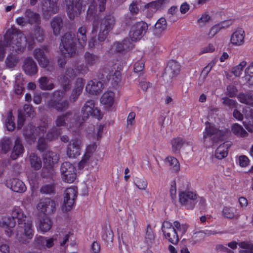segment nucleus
<instances>
[{
  "label": "nucleus",
  "mask_w": 253,
  "mask_h": 253,
  "mask_svg": "<svg viewBox=\"0 0 253 253\" xmlns=\"http://www.w3.org/2000/svg\"><path fill=\"white\" fill-rule=\"evenodd\" d=\"M10 217L2 218L0 220V226L6 228H13L16 225L17 220L18 225L24 228V234L28 240H31L34 236L32 222L30 218L23 213L22 209L18 207H14L11 211Z\"/></svg>",
  "instance_id": "obj_1"
},
{
  "label": "nucleus",
  "mask_w": 253,
  "mask_h": 253,
  "mask_svg": "<svg viewBox=\"0 0 253 253\" xmlns=\"http://www.w3.org/2000/svg\"><path fill=\"white\" fill-rule=\"evenodd\" d=\"M10 40L12 50L18 54L24 51L26 43L30 47L34 43V38L31 35L25 36L19 30H13L12 32L9 31L5 34L4 43L8 45Z\"/></svg>",
  "instance_id": "obj_2"
},
{
  "label": "nucleus",
  "mask_w": 253,
  "mask_h": 253,
  "mask_svg": "<svg viewBox=\"0 0 253 253\" xmlns=\"http://www.w3.org/2000/svg\"><path fill=\"white\" fill-rule=\"evenodd\" d=\"M52 98L47 102V107L59 112H64L68 109L70 106L69 101L63 99L65 94L60 89L55 90L52 93Z\"/></svg>",
  "instance_id": "obj_3"
},
{
  "label": "nucleus",
  "mask_w": 253,
  "mask_h": 253,
  "mask_svg": "<svg viewBox=\"0 0 253 253\" xmlns=\"http://www.w3.org/2000/svg\"><path fill=\"white\" fill-rule=\"evenodd\" d=\"M46 130L44 126H40L35 128L32 124H29L24 130V135L27 141H35L37 137H39V149H43L45 147L44 140L42 138Z\"/></svg>",
  "instance_id": "obj_4"
},
{
  "label": "nucleus",
  "mask_w": 253,
  "mask_h": 253,
  "mask_svg": "<svg viewBox=\"0 0 253 253\" xmlns=\"http://www.w3.org/2000/svg\"><path fill=\"white\" fill-rule=\"evenodd\" d=\"M76 39L74 35L66 33L62 37L60 49L65 57H73L76 54Z\"/></svg>",
  "instance_id": "obj_5"
},
{
  "label": "nucleus",
  "mask_w": 253,
  "mask_h": 253,
  "mask_svg": "<svg viewBox=\"0 0 253 253\" xmlns=\"http://www.w3.org/2000/svg\"><path fill=\"white\" fill-rule=\"evenodd\" d=\"M82 120L86 121L90 116H92L98 120L101 119L103 114L100 111L95 107V101L88 100L85 102L81 109Z\"/></svg>",
  "instance_id": "obj_6"
},
{
  "label": "nucleus",
  "mask_w": 253,
  "mask_h": 253,
  "mask_svg": "<svg viewBox=\"0 0 253 253\" xmlns=\"http://www.w3.org/2000/svg\"><path fill=\"white\" fill-rule=\"evenodd\" d=\"M205 130L203 132L202 141L208 147L211 146L219 139V130L209 122H206Z\"/></svg>",
  "instance_id": "obj_7"
},
{
  "label": "nucleus",
  "mask_w": 253,
  "mask_h": 253,
  "mask_svg": "<svg viewBox=\"0 0 253 253\" xmlns=\"http://www.w3.org/2000/svg\"><path fill=\"white\" fill-rule=\"evenodd\" d=\"M115 24L116 18L113 14L106 15L100 20L99 23L96 21H93L92 33H96L97 32L99 25L100 28L110 32L113 29Z\"/></svg>",
  "instance_id": "obj_8"
},
{
  "label": "nucleus",
  "mask_w": 253,
  "mask_h": 253,
  "mask_svg": "<svg viewBox=\"0 0 253 253\" xmlns=\"http://www.w3.org/2000/svg\"><path fill=\"white\" fill-rule=\"evenodd\" d=\"M60 172L62 180L67 183H72L76 178V168L70 162H65L62 164Z\"/></svg>",
  "instance_id": "obj_9"
},
{
  "label": "nucleus",
  "mask_w": 253,
  "mask_h": 253,
  "mask_svg": "<svg viewBox=\"0 0 253 253\" xmlns=\"http://www.w3.org/2000/svg\"><path fill=\"white\" fill-rule=\"evenodd\" d=\"M198 195L194 192L188 190L179 193V202L181 205L185 206L187 209H193L197 202Z\"/></svg>",
  "instance_id": "obj_10"
},
{
  "label": "nucleus",
  "mask_w": 253,
  "mask_h": 253,
  "mask_svg": "<svg viewBox=\"0 0 253 253\" xmlns=\"http://www.w3.org/2000/svg\"><path fill=\"white\" fill-rule=\"evenodd\" d=\"M162 230L165 237L169 242L174 245L178 244L179 241L178 234L170 222L164 221L162 224Z\"/></svg>",
  "instance_id": "obj_11"
},
{
  "label": "nucleus",
  "mask_w": 253,
  "mask_h": 253,
  "mask_svg": "<svg viewBox=\"0 0 253 253\" xmlns=\"http://www.w3.org/2000/svg\"><path fill=\"white\" fill-rule=\"evenodd\" d=\"M148 25L146 23L141 21L136 23L131 28L129 36L132 41L140 40L146 33L148 30Z\"/></svg>",
  "instance_id": "obj_12"
},
{
  "label": "nucleus",
  "mask_w": 253,
  "mask_h": 253,
  "mask_svg": "<svg viewBox=\"0 0 253 253\" xmlns=\"http://www.w3.org/2000/svg\"><path fill=\"white\" fill-rule=\"evenodd\" d=\"M77 188L76 187H71L66 189L64 197V210L68 211L72 209L77 197Z\"/></svg>",
  "instance_id": "obj_13"
},
{
  "label": "nucleus",
  "mask_w": 253,
  "mask_h": 253,
  "mask_svg": "<svg viewBox=\"0 0 253 253\" xmlns=\"http://www.w3.org/2000/svg\"><path fill=\"white\" fill-rule=\"evenodd\" d=\"M180 71V64L175 60H171L168 62L165 70L163 77L168 82L178 75Z\"/></svg>",
  "instance_id": "obj_14"
},
{
  "label": "nucleus",
  "mask_w": 253,
  "mask_h": 253,
  "mask_svg": "<svg viewBox=\"0 0 253 253\" xmlns=\"http://www.w3.org/2000/svg\"><path fill=\"white\" fill-rule=\"evenodd\" d=\"M66 5V11L67 14L70 19H74L76 16L80 15L82 4L81 0H65Z\"/></svg>",
  "instance_id": "obj_15"
},
{
  "label": "nucleus",
  "mask_w": 253,
  "mask_h": 253,
  "mask_svg": "<svg viewBox=\"0 0 253 253\" xmlns=\"http://www.w3.org/2000/svg\"><path fill=\"white\" fill-rule=\"evenodd\" d=\"M55 202L50 198L42 199L37 205V209L45 215L51 214L55 212L56 209Z\"/></svg>",
  "instance_id": "obj_16"
},
{
  "label": "nucleus",
  "mask_w": 253,
  "mask_h": 253,
  "mask_svg": "<svg viewBox=\"0 0 253 253\" xmlns=\"http://www.w3.org/2000/svg\"><path fill=\"white\" fill-rule=\"evenodd\" d=\"M58 1V0H44L42 2V8L44 17H48L58 12L59 10Z\"/></svg>",
  "instance_id": "obj_17"
},
{
  "label": "nucleus",
  "mask_w": 253,
  "mask_h": 253,
  "mask_svg": "<svg viewBox=\"0 0 253 253\" xmlns=\"http://www.w3.org/2000/svg\"><path fill=\"white\" fill-rule=\"evenodd\" d=\"M82 147L81 140L79 139L72 140L67 148V155L71 158H75L81 154Z\"/></svg>",
  "instance_id": "obj_18"
},
{
  "label": "nucleus",
  "mask_w": 253,
  "mask_h": 253,
  "mask_svg": "<svg viewBox=\"0 0 253 253\" xmlns=\"http://www.w3.org/2000/svg\"><path fill=\"white\" fill-rule=\"evenodd\" d=\"M103 88L104 85L102 82L94 79L88 82L85 86V90L89 94L96 95L100 93Z\"/></svg>",
  "instance_id": "obj_19"
},
{
  "label": "nucleus",
  "mask_w": 253,
  "mask_h": 253,
  "mask_svg": "<svg viewBox=\"0 0 253 253\" xmlns=\"http://www.w3.org/2000/svg\"><path fill=\"white\" fill-rule=\"evenodd\" d=\"M22 69L26 75L31 76L36 75L38 71L36 62L31 57H27L24 59Z\"/></svg>",
  "instance_id": "obj_20"
},
{
  "label": "nucleus",
  "mask_w": 253,
  "mask_h": 253,
  "mask_svg": "<svg viewBox=\"0 0 253 253\" xmlns=\"http://www.w3.org/2000/svg\"><path fill=\"white\" fill-rule=\"evenodd\" d=\"M84 84V80L82 78L77 79L75 88L69 96V102L74 103L81 94Z\"/></svg>",
  "instance_id": "obj_21"
},
{
  "label": "nucleus",
  "mask_w": 253,
  "mask_h": 253,
  "mask_svg": "<svg viewBox=\"0 0 253 253\" xmlns=\"http://www.w3.org/2000/svg\"><path fill=\"white\" fill-rule=\"evenodd\" d=\"M167 28V23L164 17L160 18L156 22L155 28L153 30V35L160 38L163 33L166 31Z\"/></svg>",
  "instance_id": "obj_22"
},
{
  "label": "nucleus",
  "mask_w": 253,
  "mask_h": 253,
  "mask_svg": "<svg viewBox=\"0 0 253 253\" xmlns=\"http://www.w3.org/2000/svg\"><path fill=\"white\" fill-rule=\"evenodd\" d=\"M231 145V142L230 141H226L220 145L215 150V158L219 160L225 158L228 155V149Z\"/></svg>",
  "instance_id": "obj_23"
},
{
  "label": "nucleus",
  "mask_w": 253,
  "mask_h": 253,
  "mask_svg": "<svg viewBox=\"0 0 253 253\" xmlns=\"http://www.w3.org/2000/svg\"><path fill=\"white\" fill-rule=\"evenodd\" d=\"M8 186L15 192L22 193L26 191V187L24 183L20 180L16 178H13L7 182Z\"/></svg>",
  "instance_id": "obj_24"
},
{
  "label": "nucleus",
  "mask_w": 253,
  "mask_h": 253,
  "mask_svg": "<svg viewBox=\"0 0 253 253\" xmlns=\"http://www.w3.org/2000/svg\"><path fill=\"white\" fill-rule=\"evenodd\" d=\"M245 32L242 28L237 29L232 35L230 41L235 45H240L244 42Z\"/></svg>",
  "instance_id": "obj_25"
},
{
  "label": "nucleus",
  "mask_w": 253,
  "mask_h": 253,
  "mask_svg": "<svg viewBox=\"0 0 253 253\" xmlns=\"http://www.w3.org/2000/svg\"><path fill=\"white\" fill-rule=\"evenodd\" d=\"M85 64L89 67L96 66L100 62V57L92 53L86 52L84 55Z\"/></svg>",
  "instance_id": "obj_26"
},
{
  "label": "nucleus",
  "mask_w": 253,
  "mask_h": 253,
  "mask_svg": "<svg viewBox=\"0 0 253 253\" xmlns=\"http://www.w3.org/2000/svg\"><path fill=\"white\" fill-rule=\"evenodd\" d=\"M24 152V148L21 139L17 137L14 142V145L11 153V158L12 160H16Z\"/></svg>",
  "instance_id": "obj_27"
},
{
  "label": "nucleus",
  "mask_w": 253,
  "mask_h": 253,
  "mask_svg": "<svg viewBox=\"0 0 253 253\" xmlns=\"http://www.w3.org/2000/svg\"><path fill=\"white\" fill-rule=\"evenodd\" d=\"M52 222L51 219L46 215L40 219L37 223V228L42 232H46L52 227Z\"/></svg>",
  "instance_id": "obj_28"
},
{
  "label": "nucleus",
  "mask_w": 253,
  "mask_h": 253,
  "mask_svg": "<svg viewBox=\"0 0 253 253\" xmlns=\"http://www.w3.org/2000/svg\"><path fill=\"white\" fill-rule=\"evenodd\" d=\"M73 116L71 111H67L64 113L57 116L55 120V124L57 127L65 126L66 122L69 121Z\"/></svg>",
  "instance_id": "obj_29"
},
{
  "label": "nucleus",
  "mask_w": 253,
  "mask_h": 253,
  "mask_svg": "<svg viewBox=\"0 0 253 253\" xmlns=\"http://www.w3.org/2000/svg\"><path fill=\"white\" fill-rule=\"evenodd\" d=\"M238 100L242 103L249 105L253 107V90L246 93L240 92L237 96Z\"/></svg>",
  "instance_id": "obj_30"
},
{
  "label": "nucleus",
  "mask_w": 253,
  "mask_h": 253,
  "mask_svg": "<svg viewBox=\"0 0 253 253\" xmlns=\"http://www.w3.org/2000/svg\"><path fill=\"white\" fill-rule=\"evenodd\" d=\"M24 16L28 23L30 24H36L37 25H39L40 23L41 18L40 15L29 9L26 10Z\"/></svg>",
  "instance_id": "obj_31"
},
{
  "label": "nucleus",
  "mask_w": 253,
  "mask_h": 253,
  "mask_svg": "<svg viewBox=\"0 0 253 253\" xmlns=\"http://www.w3.org/2000/svg\"><path fill=\"white\" fill-rule=\"evenodd\" d=\"M50 24L53 34L55 36L58 35L63 25L62 19L60 17L56 16L52 19Z\"/></svg>",
  "instance_id": "obj_32"
},
{
  "label": "nucleus",
  "mask_w": 253,
  "mask_h": 253,
  "mask_svg": "<svg viewBox=\"0 0 253 253\" xmlns=\"http://www.w3.org/2000/svg\"><path fill=\"white\" fill-rule=\"evenodd\" d=\"M38 82L40 88L43 90H50L55 87L54 83L50 81V79L46 77L40 78Z\"/></svg>",
  "instance_id": "obj_33"
},
{
  "label": "nucleus",
  "mask_w": 253,
  "mask_h": 253,
  "mask_svg": "<svg viewBox=\"0 0 253 253\" xmlns=\"http://www.w3.org/2000/svg\"><path fill=\"white\" fill-rule=\"evenodd\" d=\"M86 27L85 26H83L78 29L77 33V38L78 42L82 47H84L86 43Z\"/></svg>",
  "instance_id": "obj_34"
},
{
  "label": "nucleus",
  "mask_w": 253,
  "mask_h": 253,
  "mask_svg": "<svg viewBox=\"0 0 253 253\" xmlns=\"http://www.w3.org/2000/svg\"><path fill=\"white\" fill-rule=\"evenodd\" d=\"M59 160V156L56 153L52 151L46 152L43 158L44 163H47L48 166H52L57 163Z\"/></svg>",
  "instance_id": "obj_35"
},
{
  "label": "nucleus",
  "mask_w": 253,
  "mask_h": 253,
  "mask_svg": "<svg viewBox=\"0 0 253 253\" xmlns=\"http://www.w3.org/2000/svg\"><path fill=\"white\" fill-rule=\"evenodd\" d=\"M100 101L102 104L111 106L114 101V92L111 91L104 92L101 97Z\"/></svg>",
  "instance_id": "obj_36"
},
{
  "label": "nucleus",
  "mask_w": 253,
  "mask_h": 253,
  "mask_svg": "<svg viewBox=\"0 0 253 253\" xmlns=\"http://www.w3.org/2000/svg\"><path fill=\"white\" fill-rule=\"evenodd\" d=\"M59 81L61 83V86L63 89V90H61V91H64L65 94L66 92L71 89V81L70 79L65 75L61 76Z\"/></svg>",
  "instance_id": "obj_37"
},
{
  "label": "nucleus",
  "mask_w": 253,
  "mask_h": 253,
  "mask_svg": "<svg viewBox=\"0 0 253 253\" xmlns=\"http://www.w3.org/2000/svg\"><path fill=\"white\" fill-rule=\"evenodd\" d=\"M163 5L162 2L161 0H158L156 1H152L145 5V7L147 8L148 10H151L152 13L147 14V16L151 17L152 13L156 12L158 9L161 7Z\"/></svg>",
  "instance_id": "obj_38"
},
{
  "label": "nucleus",
  "mask_w": 253,
  "mask_h": 253,
  "mask_svg": "<svg viewBox=\"0 0 253 253\" xmlns=\"http://www.w3.org/2000/svg\"><path fill=\"white\" fill-rule=\"evenodd\" d=\"M166 162L169 163L170 169L175 172L179 171L180 164L178 160L174 157L169 156L166 159Z\"/></svg>",
  "instance_id": "obj_39"
},
{
  "label": "nucleus",
  "mask_w": 253,
  "mask_h": 253,
  "mask_svg": "<svg viewBox=\"0 0 253 253\" xmlns=\"http://www.w3.org/2000/svg\"><path fill=\"white\" fill-rule=\"evenodd\" d=\"M11 141L7 137H4L0 141V150L3 153H7L11 148Z\"/></svg>",
  "instance_id": "obj_40"
},
{
  "label": "nucleus",
  "mask_w": 253,
  "mask_h": 253,
  "mask_svg": "<svg viewBox=\"0 0 253 253\" xmlns=\"http://www.w3.org/2000/svg\"><path fill=\"white\" fill-rule=\"evenodd\" d=\"M172 151L175 153H179L181 148L184 143L183 139L180 137L173 138L171 142Z\"/></svg>",
  "instance_id": "obj_41"
},
{
  "label": "nucleus",
  "mask_w": 253,
  "mask_h": 253,
  "mask_svg": "<svg viewBox=\"0 0 253 253\" xmlns=\"http://www.w3.org/2000/svg\"><path fill=\"white\" fill-rule=\"evenodd\" d=\"M236 210L229 206L224 207L222 213L223 216L226 218L232 219L236 216Z\"/></svg>",
  "instance_id": "obj_42"
},
{
  "label": "nucleus",
  "mask_w": 253,
  "mask_h": 253,
  "mask_svg": "<svg viewBox=\"0 0 253 253\" xmlns=\"http://www.w3.org/2000/svg\"><path fill=\"white\" fill-rule=\"evenodd\" d=\"M18 58L12 54L8 55L5 61V63L7 68L11 69L15 67L18 62Z\"/></svg>",
  "instance_id": "obj_43"
},
{
  "label": "nucleus",
  "mask_w": 253,
  "mask_h": 253,
  "mask_svg": "<svg viewBox=\"0 0 253 253\" xmlns=\"http://www.w3.org/2000/svg\"><path fill=\"white\" fill-rule=\"evenodd\" d=\"M30 161L31 167L36 170L42 167V161L35 154L32 153L30 156Z\"/></svg>",
  "instance_id": "obj_44"
},
{
  "label": "nucleus",
  "mask_w": 253,
  "mask_h": 253,
  "mask_svg": "<svg viewBox=\"0 0 253 253\" xmlns=\"http://www.w3.org/2000/svg\"><path fill=\"white\" fill-rule=\"evenodd\" d=\"M239 246L243 250L239 251V253H253V244L249 242H241Z\"/></svg>",
  "instance_id": "obj_45"
},
{
  "label": "nucleus",
  "mask_w": 253,
  "mask_h": 253,
  "mask_svg": "<svg viewBox=\"0 0 253 253\" xmlns=\"http://www.w3.org/2000/svg\"><path fill=\"white\" fill-rule=\"evenodd\" d=\"M232 131L235 135L240 137H245L248 135V132L238 124H234L232 126Z\"/></svg>",
  "instance_id": "obj_46"
},
{
  "label": "nucleus",
  "mask_w": 253,
  "mask_h": 253,
  "mask_svg": "<svg viewBox=\"0 0 253 253\" xmlns=\"http://www.w3.org/2000/svg\"><path fill=\"white\" fill-rule=\"evenodd\" d=\"M40 191L43 194L51 195L55 194V185L53 184H44L41 187Z\"/></svg>",
  "instance_id": "obj_47"
},
{
  "label": "nucleus",
  "mask_w": 253,
  "mask_h": 253,
  "mask_svg": "<svg viewBox=\"0 0 253 253\" xmlns=\"http://www.w3.org/2000/svg\"><path fill=\"white\" fill-rule=\"evenodd\" d=\"M35 38L39 42H42L43 41L44 37V32L43 29L37 25L34 28V34Z\"/></svg>",
  "instance_id": "obj_48"
},
{
  "label": "nucleus",
  "mask_w": 253,
  "mask_h": 253,
  "mask_svg": "<svg viewBox=\"0 0 253 253\" xmlns=\"http://www.w3.org/2000/svg\"><path fill=\"white\" fill-rule=\"evenodd\" d=\"M113 237L114 234L113 231L110 229H107L104 231L102 235V239L107 243L108 246L111 247Z\"/></svg>",
  "instance_id": "obj_49"
},
{
  "label": "nucleus",
  "mask_w": 253,
  "mask_h": 253,
  "mask_svg": "<svg viewBox=\"0 0 253 253\" xmlns=\"http://www.w3.org/2000/svg\"><path fill=\"white\" fill-rule=\"evenodd\" d=\"M46 237L42 236H36L34 240V244L36 248L42 249H45Z\"/></svg>",
  "instance_id": "obj_50"
},
{
  "label": "nucleus",
  "mask_w": 253,
  "mask_h": 253,
  "mask_svg": "<svg viewBox=\"0 0 253 253\" xmlns=\"http://www.w3.org/2000/svg\"><path fill=\"white\" fill-rule=\"evenodd\" d=\"M54 173L55 171L52 166H48L43 168L42 176L43 177L52 178Z\"/></svg>",
  "instance_id": "obj_51"
},
{
  "label": "nucleus",
  "mask_w": 253,
  "mask_h": 253,
  "mask_svg": "<svg viewBox=\"0 0 253 253\" xmlns=\"http://www.w3.org/2000/svg\"><path fill=\"white\" fill-rule=\"evenodd\" d=\"M173 226L179 232H181L182 235L184 234L187 230L188 226L186 224H180L178 221H175L173 222Z\"/></svg>",
  "instance_id": "obj_52"
},
{
  "label": "nucleus",
  "mask_w": 253,
  "mask_h": 253,
  "mask_svg": "<svg viewBox=\"0 0 253 253\" xmlns=\"http://www.w3.org/2000/svg\"><path fill=\"white\" fill-rule=\"evenodd\" d=\"M13 120L11 113H9L5 122L6 126L8 130H13L15 128V123Z\"/></svg>",
  "instance_id": "obj_53"
},
{
  "label": "nucleus",
  "mask_w": 253,
  "mask_h": 253,
  "mask_svg": "<svg viewBox=\"0 0 253 253\" xmlns=\"http://www.w3.org/2000/svg\"><path fill=\"white\" fill-rule=\"evenodd\" d=\"M5 41V36H4V40L3 42H0V60L2 61L4 57V46L8 47L10 48V50L13 52L11 49V47L10 46V43H11V40L9 41L8 44L7 45L4 43Z\"/></svg>",
  "instance_id": "obj_54"
},
{
  "label": "nucleus",
  "mask_w": 253,
  "mask_h": 253,
  "mask_svg": "<svg viewBox=\"0 0 253 253\" xmlns=\"http://www.w3.org/2000/svg\"><path fill=\"white\" fill-rule=\"evenodd\" d=\"M135 185L140 190H146L147 187V182L143 178H136L134 181Z\"/></svg>",
  "instance_id": "obj_55"
},
{
  "label": "nucleus",
  "mask_w": 253,
  "mask_h": 253,
  "mask_svg": "<svg viewBox=\"0 0 253 253\" xmlns=\"http://www.w3.org/2000/svg\"><path fill=\"white\" fill-rule=\"evenodd\" d=\"M102 42L96 39L95 37H92L88 42V46L90 48H99L102 44Z\"/></svg>",
  "instance_id": "obj_56"
},
{
  "label": "nucleus",
  "mask_w": 253,
  "mask_h": 253,
  "mask_svg": "<svg viewBox=\"0 0 253 253\" xmlns=\"http://www.w3.org/2000/svg\"><path fill=\"white\" fill-rule=\"evenodd\" d=\"M23 110L29 117L33 118L35 115L33 107L30 104H25L23 106Z\"/></svg>",
  "instance_id": "obj_57"
},
{
  "label": "nucleus",
  "mask_w": 253,
  "mask_h": 253,
  "mask_svg": "<svg viewBox=\"0 0 253 253\" xmlns=\"http://www.w3.org/2000/svg\"><path fill=\"white\" fill-rule=\"evenodd\" d=\"M144 63L143 60H140L136 62L134 65V71L136 73H139L140 75L142 74L143 72Z\"/></svg>",
  "instance_id": "obj_58"
},
{
  "label": "nucleus",
  "mask_w": 253,
  "mask_h": 253,
  "mask_svg": "<svg viewBox=\"0 0 253 253\" xmlns=\"http://www.w3.org/2000/svg\"><path fill=\"white\" fill-rule=\"evenodd\" d=\"M238 92V89L235 86L230 84L227 86L226 93L230 97L235 96Z\"/></svg>",
  "instance_id": "obj_59"
},
{
  "label": "nucleus",
  "mask_w": 253,
  "mask_h": 253,
  "mask_svg": "<svg viewBox=\"0 0 253 253\" xmlns=\"http://www.w3.org/2000/svg\"><path fill=\"white\" fill-rule=\"evenodd\" d=\"M145 240L147 242L151 243L154 240V236L152 233L150 225H148L146 230Z\"/></svg>",
  "instance_id": "obj_60"
},
{
  "label": "nucleus",
  "mask_w": 253,
  "mask_h": 253,
  "mask_svg": "<svg viewBox=\"0 0 253 253\" xmlns=\"http://www.w3.org/2000/svg\"><path fill=\"white\" fill-rule=\"evenodd\" d=\"M44 50H45V48H36L34 50L33 55L38 62L45 55Z\"/></svg>",
  "instance_id": "obj_61"
},
{
  "label": "nucleus",
  "mask_w": 253,
  "mask_h": 253,
  "mask_svg": "<svg viewBox=\"0 0 253 253\" xmlns=\"http://www.w3.org/2000/svg\"><path fill=\"white\" fill-rule=\"evenodd\" d=\"M97 2L95 0H92L87 11V15L92 16L95 14L97 11Z\"/></svg>",
  "instance_id": "obj_62"
},
{
  "label": "nucleus",
  "mask_w": 253,
  "mask_h": 253,
  "mask_svg": "<svg viewBox=\"0 0 253 253\" xmlns=\"http://www.w3.org/2000/svg\"><path fill=\"white\" fill-rule=\"evenodd\" d=\"M223 103L224 105L229 107L230 108L236 107L237 102L233 99H230L227 97L222 98Z\"/></svg>",
  "instance_id": "obj_63"
},
{
  "label": "nucleus",
  "mask_w": 253,
  "mask_h": 253,
  "mask_svg": "<svg viewBox=\"0 0 253 253\" xmlns=\"http://www.w3.org/2000/svg\"><path fill=\"white\" fill-rule=\"evenodd\" d=\"M90 156L89 154H85L83 156L81 161L78 164V167L80 169H83L88 163Z\"/></svg>",
  "instance_id": "obj_64"
}]
</instances>
